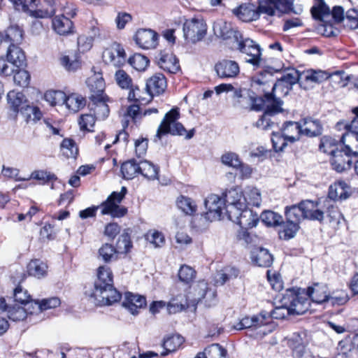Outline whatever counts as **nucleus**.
I'll list each match as a JSON object with an SVG mask.
<instances>
[{"label": "nucleus", "mask_w": 358, "mask_h": 358, "mask_svg": "<svg viewBox=\"0 0 358 358\" xmlns=\"http://www.w3.org/2000/svg\"><path fill=\"white\" fill-rule=\"evenodd\" d=\"M129 64L136 70L145 71L149 64V59L141 54H135L128 60Z\"/></svg>", "instance_id": "obj_60"}, {"label": "nucleus", "mask_w": 358, "mask_h": 358, "mask_svg": "<svg viewBox=\"0 0 358 358\" xmlns=\"http://www.w3.org/2000/svg\"><path fill=\"white\" fill-rule=\"evenodd\" d=\"M330 14V8L324 0H315V20H327Z\"/></svg>", "instance_id": "obj_47"}, {"label": "nucleus", "mask_w": 358, "mask_h": 358, "mask_svg": "<svg viewBox=\"0 0 358 358\" xmlns=\"http://www.w3.org/2000/svg\"><path fill=\"white\" fill-rule=\"evenodd\" d=\"M62 155L67 158H76L78 154V148L73 140L64 138L60 146Z\"/></svg>", "instance_id": "obj_50"}, {"label": "nucleus", "mask_w": 358, "mask_h": 358, "mask_svg": "<svg viewBox=\"0 0 358 358\" xmlns=\"http://www.w3.org/2000/svg\"><path fill=\"white\" fill-rule=\"evenodd\" d=\"M287 345L292 350L294 358H313L311 352L306 350L305 342L300 334H293L289 338Z\"/></svg>", "instance_id": "obj_19"}, {"label": "nucleus", "mask_w": 358, "mask_h": 358, "mask_svg": "<svg viewBox=\"0 0 358 358\" xmlns=\"http://www.w3.org/2000/svg\"><path fill=\"white\" fill-rule=\"evenodd\" d=\"M245 198H246V204L259 207L262 203L261 191L256 187L248 186L245 189Z\"/></svg>", "instance_id": "obj_41"}, {"label": "nucleus", "mask_w": 358, "mask_h": 358, "mask_svg": "<svg viewBox=\"0 0 358 358\" xmlns=\"http://www.w3.org/2000/svg\"><path fill=\"white\" fill-rule=\"evenodd\" d=\"M214 34L224 41L236 43L242 36L230 23L224 21H217L213 25Z\"/></svg>", "instance_id": "obj_17"}, {"label": "nucleus", "mask_w": 358, "mask_h": 358, "mask_svg": "<svg viewBox=\"0 0 358 358\" xmlns=\"http://www.w3.org/2000/svg\"><path fill=\"white\" fill-rule=\"evenodd\" d=\"M221 162L223 164L236 169L240 166L241 162L238 155L232 152L223 154L221 157Z\"/></svg>", "instance_id": "obj_63"}, {"label": "nucleus", "mask_w": 358, "mask_h": 358, "mask_svg": "<svg viewBox=\"0 0 358 358\" xmlns=\"http://www.w3.org/2000/svg\"><path fill=\"white\" fill-rule=\"evenodd\" d=\"M185 41L196 43L201 41L207 33V25L201 17H192L185 21L182 27Z\"/></svg>", "instance_id": "obj_5"}, {"label": "nucleus", "mask_w": 358, "mask_h": 358, "mask_svg": "<svg viewBox=\"0 0 358 358\" xmlns=\"http://www.w3.org/2000/svg\"><path fill=\"white\" fill-rule=\"evenodd\" d=\"M85 99L78 94H71L65 96L66 107L73 112H77L85 106Z\"/></svg>", "instance_id": "obj_42"}, {"label": "nucleus", "mask_w": 358, "mask_h": 358, "mask_svg": "<svg viewBox=\"0 0 358 358\" xmlns=\"http://www.w3.org/2000/svg\"><path fill=\"white\" fill-rule=\"evenodd\" d=\"M86 83L92 92L91 99L92 100H95L96 98L103 97V93L105 89V82L101 73H94L87 78Z\"/></svg>", "instance_id": "obj_26"}, {"label": "nucleus", "mask_w": 358, "mask_h": 358, "mask_svg": "<svg viewBox=\"0 0 358 358\" xmlns=\"http://www.w3.org/2000/svg\"><path fill=\"white\" fill-rule=\"evenodd\" d=\"M341 143L330 136H323L320 139L319 150L322 152L332 155L342 148Z\"/></svg>", "instance_id": "obj_35"}, {"label": "nucleus", "mask_w": 358, "mask_h": 358, "mask_svg": "<svg viewBox=\"0 0 358 358\" xmlns=\"http://www.w3.org/2000/svg\"><path fill=\"white\" fill-rule=\"evenodd\" d=\"M322 290L324 294V298L320 299L317 296V299L315 300V303L322 304L324 302L330 301L332 306H341L346 303L349 300L348 294L345 292L341 293L338 296H330L327 286H322Z\"/></svg>", "instance_id": "obj_33"}, {"label": "nucleus", "mask_w": 358, "mask_h": 358, "mask_svg": "<svg viewBox=\"0 0 358 358\" xmlns=\"http://www.w3.org/2000/svg\"><path fill=\"white\" fill-rule=\"evenodd\" d=\"M52 27L59 35H68L73 32V22L64 15L56 16L52 20Z\"/></svg>", "instance_id": "obj_34"}, {"label": "nucleus", "mask_w": 358, "mask_h": 358, "mask_svg": "<svg viewBox=\"0 0 358 358\" xmlns=\"http://www.w3.org/2000/svg\"><path fill=\"white\" fill-rule=\"evenodd\" d=\"M18 112L23 115L27 122H35L42 117V113L38 108L27 104L22 106Z\"/></svg>", "instance_id": "obj_43"}, {"label": "nucleus", "mask_w": 358, "mask_h": 358, "mask_svg": "<svg viewBox=\"0 0 358 358\" xmlns=\"http://www.w3.org/2000/svg\"><path fill=\"white\" fill-rule=\"evenodd\" d=\"M351 156L352 155L348 154L343 147L341 148L331 155V164L333 169L340 173L349 169L352 165Z\"/></svg>", "instance_id": "obj_20"}, {"label": "nucleus", "mask_w": 358, "mask_h": 358, "mask_svg": "<svg viewBox=\"0 0 358 358\" xmlns=\"http://www.w3.org/2000/svg\"><path fill=\"white\" fill-rule=\"evenodd\" d=\"M145 305L146 300L145 297L131 292L125 293L122 306L128 309L131 314H137L138 309L143 308Z\"/></svg>", "instance_id": "obj_28"}, {"label": "nucleus", "mask_w": 358, "mask_h": 358, "mask_svg": "<svg viewBox=\"0 0 358 358\" xmlns=\"http://www.w3.org/2000/svg\"><path fill=\"white\" fill-rule=\"evenodd\" d=\"M159 168L149 161L139 162V174L148 180H154L158 178Z\"/></svg>", "instance_id": "obj_38"}, {"label": "nucleus", "mask_w": 358, "mask_h": 358, "mask_svg": "<svg viewBox=\"0 0 358 358\" xmlns=\"http://www.w3.org/2000/svg\"><path fill=\"white\" fill-rule=\"evenodd\" d=\"M117 250L112 245L103 244L99 250V257L105 262H109L117 258Z\"/></svg>", "instance_id": "obj_57"}, {"label": "nucleus", "mask_w": 358, "mask_h": 358, "mask_svg": "<svg viewBox=\"0 0 358 358\" xmlns=\"http://www.w3.org/2000/svg\"><path fill=\"white\" fill-rule=\"evenodd\" d=\"M23 40V30L18 25L10 26L3 41H10V44L18 45Z\"/></svg>", "instance_id": "obj_44"}, {"label": "nucleus", "mask_w": 358, "mask_h": 358, "mask_svg": "<svg viewBox=\"0 0 358 358\" xmlns=\"http://www.w3.org/2000/svg\"><path fill=\"white\" fill-rule=\"evenodd\" d=\"M92 101H94L93 110L96 118L100 120L106 118L109 115L110 110L104 97L96 98L95 100Z\"/></svg>", "instance_id": "obj_49"}, {"label": "nucleus", "mask_w": 358, "mask_h": 358, "mask_svg": "<svg viewBox=\"0 0 358 358\" xmlns=\"http://www.w3.org/2000/svg\"><path fill=\"white\" fill-rule=\"evenodd\" d=\"M177 206L187 215H192L196 210L194 202L190 198L184 196L178 198Z\"/></svg>", "instance_id": "obj_56"}, {"label": "nucleus", "mask_w": 358, "mask_h": 358, "mask_svg": "<svg viewBox=\"0 0 358 358\" xmlns=\"http://www.w3.org/2000/svg\"><path fill=\"white\" fill-rule=\"evenodd\" d=\"M208 290V284L205 281H199L194 288L193 296L190 300L192 306H195L206 294Z\"/></svg>", "instance_id": "obj_58"}, {"label": "nucleus", "mask_w": 358, "mask_h": 358, "mask_svg": "<svg viewBox=\"0 0 358 358\" xmlns=\"http://www.w3.org/2000/svg\"><path fill=\"white\" fill-rule=\"evenodd\" d=\"M157 34L151 29L138 30L135 36L136 43L143 49L154 48L157 44Z\"/></svg>", "instance_id": "obj_24"}, {"label": "nucleus", "mask_w": 358, "mask_h": 358, "mask_svg": "<svg viewBox=\"0 0 358 358\" xmlns=\"http://www.w3.org/2000/svg\"><path fill=\"white\" fill-rule=\"evenodd\" d=\"M27 269L30 275L41 278L46 275L48 266L39 259H34L29 262Z\"/></svg>", "instance_id": "obj_40"}, {"label": "nucleus", "mask_w": 358, "mask_h": 358, "mask_svg": "<svg viewBox=\"0 0 358 358\" xmlns=\"http://www.w3.org/2000/svg\"><path fill=\"white\" fill-rule=\"evenodd\" d=\"M350 193V187L348 184L343 180H339L330 185L328 196L334 201L343 200L349 197Z\"/></svg>", "instance_id": "obj_27"}, {"label": "nucleus", "mask_w": 358, "mask_h": 358, "mask_svg": "<svg viewBox=\"0 0 358 358\" xmlns=\"http://www.w3.org/2000/svg\"><path fill=\"white\" fill-rule=\"evenodd\" d=\"M252 261L259 266L269 267L273 262V255L264 248L255 249L251 254Z\"/></svg>", "instance_id": "obj_32"}, {"label": "nucleus", "mask_w": 358, "mask_h": 358, "mask_svg": "<svg viewBox=\"0 0 358 358\" xmlns=\"http://www.w3.org/2000/svg\"><path fill=\"white\" fill-rule=\"evenodd\" d=\"M269 322V315L266 311H262L257 315H254L251 317H245L243 318L236 326L235 328L238 330H241L248 328H258L265 325Z\"/></svg>", "instance_id": "obj_22"}, {"label": "nucleus", "mask_w": 358, "mask_h": 358, "mask_svg": "<svg viewBox=\"0 0 358 358\" xmlns=\"http://www.w3.org/2000/svg\"><path fill=\"white\" fill-rule=\"evenodd\" d=\"M333 22H334L331 20L319 21V24L315 29V32L316 31L317 34L324 36L326 37L336 36V30L334 29L333 26Z\"/></svg>", "instance_id": "obj_54"}, {"label": "nucleus", "mask_w": 358, "mask_h": 358, "mask_svg": "<svg viewBox=\"0 0 358 358\" xmlns=\"http://www.w3.org/2000/svg\"><path fill=\"white\" fill-rule=\"evenodd\" d=\"M313 122L310 117L303 119V124H299L296 122H287L284 124L282 133L285 138H287V141L291 143L299 140L301 134L311 137L313 136V132L308 124Z\"/></svg>", "instance_id": "obj_9"}, {"label": "nucleus", "mask_w": 358, "mask_h": 358, "mask_svg": "<svg viewBox=\"0 0 358 358\" xmlns=\"http://www.w3.org/2000/svg\"><path fill=\"white\" fill-rule=\"evenodd\" d=\"M13 74L15 83L20 87H27L29 83L30 76L28 71L22 68H18Z\"/></svg>", "instance_id": "obj_64"}, {"label": "nucleus", "mask_w": 358, "mask_h": 358, "mask_svg": "<svg viewBox=\"0 0 358 358\" xmlns=\"http://www.w3.org/2000/svg\"><path fill=\"white\" fill-rule=\"evenodd\" d=\"M117 85L122 89L130 90L134 85L130 76L123 70H117L115 74Z\"/></svg>", "instance_id": "obj_55"}, {"label": "nucleus", "mask_w": 358, "mask_h": 358, "mask_svg": "<svg viewBox=\"0 0 358 358\" xmlns=\"http://www.w3.org/2000/svg\"><path fill=\"white\" fill-rule=\"evenodd\" d=\"M281 306L275 307L271 313H268L269 319L272 317L277 320H282L289 315H294L293 313L290 311L291 309L289 307L285 306L283 301V297L281 299Z\"/></svg>", "instance_id": "obj_62"}, {"label": "nucleus", "mask_w": 358, "mask_h": 358, "mask_svg": "<svg viewBox=\"0 0 358 358\" xmlns=\"http://www.w3.org/2000/svg\"><path fill=\"white\" fill-rule=\"evenodd\" d=\"M343 23L345 27L350 29H358V10L351 8L347 10Z\"/></svg>", "instance_id": "obj_59"}, {"label": "nucleus", "mask_w": 358, "mask_h": 358, "mask_svg": "<svg viewBox=\"0 0 358 358\" xmlns=\"http://www.w3.org/2000/svg\"><path fill=\"white\" fill-rule=\"evenodd\" d=\"M182 336L178 334L169 336L164 341L163 347L166 352H162V356H165L168 352L176 351L183 343Z\"/></svg>", "instance_id": "obj_48"}, {"label": "nucleus", "mask_w": 358, "mask_h": 358, "mask_svg": "<svg viewBox=\"0 0 358 358\" xmlns=\"http://www.w3.org/2000/svg\"><path fill=\"white\" fill-rule=\"evenodd\" d=\"M26 57L21 48L15 44H10L6 58L0 57V75L9 76L25 64Z\"/></svg>", "instance_id": "obj_3"}, {"label": "nucleus", "mask_w": 358, "mask_h": 358, "mask_svg": "<svg viewBox=\"0 0 358 358\" xmlns=\"http://www.w3.org/2000/svg\"><path fill=\"white\" fill-rule=\"evenodd\" d=\"M223 196L227 215L231 214L234 217L236 218L238 210L244 209L247 206L246 198H245L243 192L241 188L236 187L227 190Z\"/></svg>", "instance_id": "obj_7"}, {"label": "nucleus", "mask_w": 358, "mask_h": 358, "mask_svg": "<svg viewBox=\"0 0 358 358\" xmlns=\"http://www.w3.org/2000/svg\"><path fill=\"white\" fill-rule=\"evenodd\" d=\"M159 67L169 73H176L180 69L179 62L171 52H162L157 57Z\"/></svg>", "instance_id": "obj_18"}, {"label": "nucleus", "mask_w": 358, "mask_h": 358, "mask_svg": "<svg viewBox=\"0 0 358 358\" xmlns=\"http://www.w3.org/2000/svg\"><path fill=\"white\" fill-rule=\"evenodd\" d=\"M206 358H226L227 351L219 344H212L203 352Z\"/></svg>", "instance_id": "obj_61"}, {"label": "nucleus", "mask_w": 358, "mask_h": 358, "mask_svg": "<svg viewBox=\"0 0 358 358\" xmlns=\"http://www.w3.org/2000/svg\"><path fill=\"white\" fill-rule=\"evenodd\" d=\"M294 0H265L258 7L261 13L268 15H278L290 8Z\"/></svg>", "instance_id": "obj_14"}, {"label": "nucleus", "mask_w": 358, "mask_h": 358, "mask_svg": "<svg viewBox=\"0 0 358 358\" xmlns=\"http://www.w3.org/2000/svg\"><path fill=\"white\" fill-rule=\"evenodd\" d=\"M66 94L62 91L49 90L44 94L45 100L51 106H62L65 102Z\"/></svg>", "instance_id": "obj_52"}, {"label": "nucleus", "mask_w": 358, "mask_h": 358, "mask_svg": "<svg viewBox=\"0 0 358 358\" xmlns=\"http://www.w3.org/2000/svg\"><path fill=\"white\" fill-rule=\"evenodd\" d=\"M296 83H299V71H292L285 74L275 83H273V80L266 79V77H262V78L255 77L252 79V85H268V87H272L273 91L286 87L285 94H287L289 87Z\"/></svg>", "instance_id": "obj_10"}, {"label": "nucleus", "mask_w": 358, "mask_h": 358, "mask_svg": "<svg viewBox=\"0 0 358 358\" xmlns=\"http://www.w3.org/2000/svg\"><path fill=\"white\" fill-rule=\"evenodd\" d=\"M166 88V80L163 74L156 73L150 77L146 82V90L153 96L155 94H160Z\"/></svg>", "instance_id": "obj_30"}, {"label": "nucleus", "mask_w": 358, "mask_h": 358, "mask_svg": "<svg viewBox=\"0 0 358 358\" xmlns=\"http://www.w3.org/2000/svg\"><path fill=\"white\" fill-rule=\"evenodd\" d=\"M141 117L139 106L136 104L129 106L122 115V124L123 128H127L130 121L136 122Z\"/></svg>", "instance_id": "obj_46"}, {"label": "nucleus", "mask_w": 358, "mask_h": 358, "mask_svg": "<svg viewBox=\"0 0 358 358\" xmlns=\"http://www.w3.org/2000/svg\"><path fill=\"white\" fill-rule=\"evenodd\" d=\"M204 205L207 210L206 219L210 222L220 219L224 200L217 194H211L205 199Z\"/></svg>", "instance_id": "obj_13"}, {"label": "nucleus", "mask_w": 358, "mask_h": 358, "mask_svg": "<svg viewBox=\"0 0 358 358\" xmlns=\"http://www.w3.org/2000/svg\"><path fill=\"white\" fill-rule=\"evenodd\" d=\"M7 99L8 103L14 111L18 112L20 108L26 104L24 95L20 92L10 91L8 93Z\"/></svg>", "instance_id": "obj_45"}, {"label": "nucleus", "mask_w": 358, "mask_h": 358, "mask_svg": "<svg viewBox=\"0 0 358 358\" xmlns=\"http://www.w3.org/2000/svg\"><path fill=\"white\" fill-rule=\"evenodd\" d=\"M233 13L243 22H250L259 18L260 10L250 3L242 4L239 7L233 9Z\"/></svg>", "instance_id": "obj_25"}, {"label": "nucleus", "mask_w": 358, "mask_h": 358, "mask_svg": "<svg viewBox=\"0 0 358 358\" xmlns=\"http://www.w3.org/2000/svg\"><path fill=\"white\" fill-rule=\"evenodd\" d=\"M0 310L7 311L8 317L13 321L23 320L27 317L24 306L18 303L8 306L3 298H0Z\"/></svg>", "instance_id": "obj_23"}, {"label": "nucleus", "mask_w": 358, "mask_h": 358, "mask_svg": "<svg viewBox=\"0 0 358 358\" xmlns=\"http://www.w3.org/2000/svg\"><path fill=\"white\" fill-rule=\"evenodd\" d=\"M236 218L231 214L228 215L229 219L233 222L238 224L242 229H250L257 225L259 217L257 213H254L246 206L244 209L238 210Z\"/></svg>", "instance_id": "obj_15"}, {"label": "nucleus", "mask_w": 358, "mask_h": 358, "mask_svg": "<svg viewBox=\"0 0 358 358\" xmlns=\"http://www.w3.org/2000/svg\"><path fill=\"white\" fill-rule=\"evenodd\" d=\"M262 86V91L264 92V106H266L264 114L272 117L276 114L282 113L283 109L282 108V101L276 97L275 92L271 90V92L268 91L269 87L268 85Z\"/></svg>", "instance_id": "obj_16"}, {"label": "nucleus", "mask_w": 358, "mask_h": 358, "mask_svg": "<svg viewBox=\"0 0 358 358\" xmlns=\"http://www.w3.org/2000/svg\"><path fill=\"white\" fill-rule=\"evenodd\" d=\"M345 76L343 72H336L330 75L328 72L321 70H315V83H322L328 78H331L335 82H337L341 87H345L348 85V81L350 80V76Z\"/></svg>", "instance_id": "obj_29"}, {"label": "nucleus", "mask_w": 358, "mask_h": 358, "mask_svg": "<svg viewBox=\"0 0 358 358\" xmlns=\"http://www.w3.org/2000/svg\"><path fill=\"white\" fill-rule=\"evenodd\" d=\"M121 173L126 180L134 178L139 174V162L132 159L124 162L121 166Z\"/></svg>", "instance_id": "obj_37"}, {"label": "nucleus", "mask_w": 358, "mask_h": 358, "mask_svg": "<svg viewBox=\"0 0 358 358\" xmlns=\"http://www.w3.org/2000/svg\"><path fill=\"white\" fill-rule=\"evenodd\" d=\"M261 220L268 227H275L282 223V217L271 210H266L261 215Z\"/></svg>", "instance_id": "obj_51"}, {"label": "nucleus", "mask_w": 358, "mask_h": 358, "mask_svg": "<svg viewBox=\"0 0 358 358\" xmlns=\"http://www.w3.org/2000/svg\"><path fill=\"white\" fill-rule=\"evenodd\" d=\"M340 142L344 145L348 154L358 157V133L345 132L342 135Z\"/></svg>", "instance_id": "obj_31"}, {"label": "nucleus", "mask_w": 358, "mask_h": 358, "mask_svg": "<svg viewBox=\"0 0 358 358\" xmlns=\"http://www.w3.org/2000/svg\"><path fill=\"white\" fill-rule=\"evenodd\" d=\"M113 281L110 268L107 266H100L97 269V279L94 282V287L110 285Z\"/></svg>", "instance_id": "obj_39"}, {"label": "nucleus", "mask_w": 358, "mask_h": 358, "mask_svg": "<svg viewBox=\"0 0 358 358\" xmlns=\"http://www.w3.org/2000/svg\"><path fill=\"white\" fill-rule=\"evenodd\" d=\"M233 106L238 110L260 111L264 108V100L245 88L235 89L232 96Z\"/></svg>", "instance_id": "obj_4"}, {"label": "nucleus", "mask_w": 358, "mask_h": 358, "mask_svg": "<svg viewBox=\"0 0 358 358\" xmlns=\"http://www.w3.org/2000/svg\"><path fill=\"white\" fill-rule=\"evenodd\" d=\"M313 292V287H308L307 289L299 287L289 289L283 294V301L294 315H302L310 306Z\"/></svg>", "instance_id": "obj_2"}, {"label": "nucleus", "mask_w": 358, "mask_h": 358, "mask_svg": "<svg viewBox=\"0 0 358 358\" xmlns=\"http://www.w3.org/2000/svg\"><path fill=\"white\" fill-rule=\"evenodd\" d=\"M236 48L246 55L245 62L255 67L260 66L262 62V52L259 45L252 39L243 38L241 36L236 43Z\"/></svg>", "instance_id": "obj_8"}, {"label": "nucleus", "mask_w": 358, "mask_h": 358, "mask_svg": "<svg viewBox=\"0 0 358 358\" xmlns=\"http://www.w3.org/2000/svg\"><path fill=\"white\" fill-rule=\"evenodd\" d=\"M178 117V109H172L168 112L157 129L156 137L160 139L162 135L168 133L173 135H184L186 130L182 124L176 122Z\"/></svg>", "instance_id": "obj_6"}, {"label": "nucleus", "mask_w": 358, "mask_h": 358, "mask_svg": "<svg viewBox=\"0 0 358 358\" xmlns=\"http://www.w3.org/2000/svg\"><path fill=\"white\" fill-rule=\"evenodd\" d=\"M90 296L94 299L96 305L110 306L119 301L121 294L111 283L110 285L94 287Z\"/></svg>", "instance_id": "obj_11"}, {"label": "nucleus", "mask_w": 358, "mask_h": 358, "mask_svg": "<svg viewBox=\"0 0 358 358\" xmlns=\"http://www.w3.org/2000/svg\"><path fill=\"white\" fill-rule=\"evenodd\" d=\"M127 189L122 187L120 192H113L100 206L87 208L80 211L79 215L82 219L94 217L97 209L101 208L102 215H110L113 217H121L127 213V208L120 206Z\"/></svg>", "instance_id": "obj_1"}, {"label": "nucleus", "mask_w": 358, "mask_h": 358, "mask_svg": "<svg viewBox=\"0 0 358 358\" xmlns=\"http://www.w3.org/2000/svg\"><path fill=\"white\" fill-rule=\"evenodd\" d=\"M152 94L145 89V91H141L137 85L133 86L129 90L128 94V99L129 101H134L141 104H145L150 102L152 99Z\"/></svg>", "instance_id": "obj_36"}, {"label": "nucleus", "mask_w": 358, "mask_h": 358, "mask_svg": "<svg viewBox=\"0 0 358 358\" xmlns=\"http://www.w3.org/2000/svg\"><path fill=\"white\" fill-rule=\"evenodd\" d=\"M299 228V227L297 222L287 220L286 222L283 224V229L279 233L280 238L289 240L294 238Z\"/></svg>", "instance_id": "obj_53"}, {"label": "nucleus", "mask_w": 358, "mask_h": 358, "mask_svg": "<svg viewBox=\"0 0 358 358\" xmlns=\"http://www.w3.org/2000/svg\"><path fill=\"white\" fill-rule=\"evenodd\" d=\"M217 74L222 78H235L240 72L238 64L233 60L224 59L215 66Z\"/></svg>", "instance_id": "obj_21"}, {"label": "nucleus", "mask_w": 358, "mask_h": 358, "mask_svg": "<svg viewBox=\"0 0 358 358\" xmlns=\"http://www.w3.org/2000/svg\"><path fill=\"white\" fill-rule=\"evenodd\" d=\"M103 62L115 67H120L126 62V53L120 44L113 43L103 52Z\"/></svg>", "instance_id": "obj_12"}]
</instances>
